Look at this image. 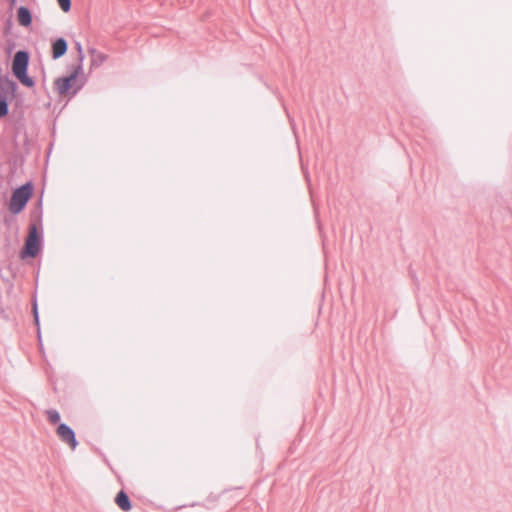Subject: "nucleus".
<instances>
[{
	"label": "nucleus",
	"instance_id": "4",
	"mask_svg": "<svg viewBox=\"0 0 512 512\" xmlns=\"http://www.w3.org/2000/svg\"><path fill=\"white\" fill-rule=\"evenodd\" d=\"M82 73V65L79 64L74 71L71 73V75L67 77H61L55 80L54 85L56 91L60 95L66 94L74 85L77 77Z\"/></svg>",
	"mask_w": 512,
	"mask_h": 512
},
{
	"label": "nucleus",
	"instance_id": "5",
	"mask_svg": "<svg viewBox=\"0 0 512 512\" xmlns=\"http://www.w3.org/2000/svg\"><path fill=\"white\" fill-rule=\"evenodd\" d=\"M56 434L59 439L66 443L72 450H74L78 443L74 431L66 424H60L57 427Z\"/></svg>",
	"mask_w": 512,
	"mask_h": 512
},
{
	"label": "nucleus",
	"instance_id": "8",
	"mask_svg": "<svg viewBox=\"0 0 512 512\" xmlns=\"http://www.w3.org/2000/svg\"><path fill=\"white\" fill-rule=\"evenodd\" d=\"M115 502H116L117 506L125 512H127L131 509V503H130L129 497L124 491H120L117 494V496L115 498Z\"/></svg>",
	"mask_w": 512,
	"mask_h": 512
},
{
	"label": "nucleus",
	"instance_id": "7",
	"mask_svg": "<svg viewBox=\"0 0 512 512\" xmlns=\"http://www.w3.org/2000/svg\"><path fill=\"white\" fill-rule=\"evenodd\" d=\"M17 19L19 24L24 27L29 26L32 22L30 11L23 6H21L17 11Z\"/></svg>",
	"mask_w": 512,
	"mask_h": 512
},
{
	"label": "nucleus",
	"instance_id": "9",
	"mask_svg": "<svg viewBox=\"0 0 512 512\" xmlns=\"http://www.w3.org/2000/svg\"><path fill=\"white\" fill-rule=\"evenodd\" d=\"M46 415L50 423L56 424L60 421V414L55 410L47 411Z\"/></svg>",
	"mask_w": 512,
	"mask_h": 512
},
{
	"label": "nucleus",
	"instance_id": "13",
	"mask_svg": "<svg viewBox=\"0 0 512 512\" xmlns=\"http://www.w3.org/2000/svg\"><path fill=\"white\" fill-rule=\"evenodd\" d=\"M103 60H104V56L102 54H97V59H95V58L92 59V65L97 63V61L102 62Z\"/></svg>",
	"mask_w": 512,
	"mask_h": 512
},
{
	"label": "nucleus",
	"instance_id": "11",
	"mask_svg": "<svg viewBox=\"0 0 512 512\" xmlns=\"http://www.w3.org/2000/svg\"><path fill=\"white\" fill-rule=\"evenodd\" d=\"M8 113V106L6 101L0 100V118L6 116Z\"/></svg>",
	"mask_w": 512,
	"mask_h": 512
},
{
	"label": "nucleus",
	"instance_id": "3",
	"mask_svg": "<svg viewBox=\"0 0 512 512\" xmlns=\"http://www.w3.org/2000/svg\"><path fill=\"white\" fill-rule=\"evenodd\" d=\"M40 249V236L37 231V227L32 225L29 229V234L25 242L24 251L22 257L29 256L35 257Z\"/></svg>",
	"mask_w": 512,
	"mask_h": 512
},
{
	"label": "nucleus",
	"instance_id": "12",
	"mask_svg": "<svg viewBox=\"0 0 512 512\" xmlns=\"http://www.w3.org/2000/svg\"><path fill=\"white\" fill-rule=\"evenodd\" d=\"M76 48H77V51H78V54H79V60L80 62L83 60V51H82V46L78 43L76 45Z\"/></svg>",
	"mask_w": 512,
	"mask_h": 512
},
{
	"label": "nucleus",
	"instance_id": "1",
	"mask_svg": "<svg viewBox=\"0 0 512 512\" xmlns=\"http://www.w3.org/2000/svg\"><path fill=\"white\" fill-rule=\"evenodd\" d=\"M28 62L29 55L27 52H16L12 61V72L21 84L26 87H32L34 85V81L27 75Z\"/></svg>",
	"mask_w": 512,
	"mask_h": 512
},
{
	"label": "nucleus",
	"instance_id": "2",
	"mask_svg": "<svg viewBox=\"0 0 512 512\" xmlns=\"http://www.w3.org/2000/svg\"><path fill=\"white\" fill-rule=\"evenodd\" d=\"M33 194V186L31 183H26L17 188L10 199L9 210L12 214L20 213Z\"/></svg>",
	"mask_w": 512,
	"mask_h": 512
},
{
	"label": "nucleus",
	"instance_id": "10",
	"mask_svg": "<svg viewBox=\"0 0 512 512\" xmlns=\"http://www.w3.org/2000/svg\"><path fill=\"white\" fill-rule=\"evenodd\" d=\"M57 3L61 10L65 13L71 9V0H57Z\"/></svg>",
	"mask_w": 512,
	"mask_h": 512
},
{
	"label": "nucleus",
	"instance_id": "6",
	"mask_svg": "<svg viewBox=\"0 0 512 512\" xmlns=\"http://www.w3.org/2000/svg\"><path fill=\"white\" fill-rule=\"evenodd\" d=\"M67 52V42L63 38L57 39L52 44V57L53 59H58L64 56Z\"/></svg>",
	"mask_w": 512,
	"mask_h": 512
}]
</instances>
